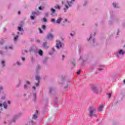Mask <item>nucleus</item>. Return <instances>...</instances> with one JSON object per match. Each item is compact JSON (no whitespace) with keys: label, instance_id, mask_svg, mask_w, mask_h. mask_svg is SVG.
I'll return each mask as SVG.
<instances>
[{"label":"nucleus","instance_id":"1","mask_svg":"<svg viewBox=\"0 0 125 125\" xmlns=\"http://www.w3.org/2000/svg\"><path fill=\"white\" fill-rule=\"evenodd\" d=\"M96 110V108L93 107H90L88 108L89 116L90 118H92V117H96V114H95Z\"/></svg>","mask_w":125,"mask_h":125},{"label":"nucleus","instance_id":"2","mask_svg":"<svg viewBox=\"0 0 125 125\" xmlns=\"http://www.w3.org/2000/svg\"><path fill=\"white\" fill-rule=\"evenodd\" d=\"M75 2V0H71L70 1H67V5L65 4L64 5V12H66L67 11V9H69V7H71L73 4H74Z\"/></svg>","mask_w":125,"mask_h":125},{"label":"nucleus","instance_id":"3","mask_svg":"<svg viewBox=\"0 0 125 125\" xmlns=\"http://www.w3.org/2000/svg\"><path fill=\"white\" fill-rule=\"evenodd\" d=\"M41 13H42L39 11L37 12H33L32 13V16L30 17L31 20H34L36 16H39V15H41Z\"/></svg>","mask_w":125,"mask_h":125},{"label":"nucleus","instance_id":"4","mask_svg":"<svg viewBox=\"0 0 125 125\" xmlns=\"http://www.w3.org/2000/svg\"><path fill=\"white\" fill-rule=\"evenodd\" d=\"M92 91L95 93H98V92H101V88H98L97 86L93 85L92 87Z\"/></svg>","mask_w":125,"mask_h":125},{"label":"nucleus","instance_id":"5","mask_svg":"<svg viewBox=\"0 0 125 125\" xmlns=\"http://www.w3.org/2000/svg\"><path fill=\"white\" fill-rule=\"evenodd\" d=\"M61 21H62V18H59L56 21H55V19H51V22L53 24H60L61 23Z\"/></svg>","mask_w":125,"mask_h":125},{"label":"nucleus","instance_id":"6","mask_svg":"<svg viewBox=\"0 0 125 125\" xmlns=\"http://www.w3.org/2000/svg\"><path fill=\"white\" fill-rule=\"evenodd\" d=\"M124 54H125V51H124L123 49H120L116 53V57L119 58V57H120V55H124Z\"/></svg>","mask_w":125,"mask_h":125},{"label":"nucleus","instance_id":"7","mask_svg":"<svg viewBox=\"0 0 125 125\" xmlns=\"http://www.w3.org/2000/svg\"><path fill=\"white\" fill-rule=\"evenodd\" d=\"M18 30L19 32H18V35H23V33H24V29H23V26L21 25L18 27Z\"/></svg>","mask_w":125,"mask_h":125},{"label":"nucleus","instance_id":"8","mask_svg":"<svg viewBox=\"0 0 125 125\" xmlns=\"http://www.w3.org/2000/svg\"><path fill=\"white\" fill-rule=\"evenodd\" d=\"M56 47L58 49H59L60 47H62V42L59 41H57Z\"/></svg>","mask_w":125,"mask_h":125},{"label":"nucleus","instance_id":"9","mask_svg":"<svg viewBox=\"0 0 125 125\" xmlns=\"http://www.w3.org/2000/svg\"><path fill=\"white\" fill-rule=\"evenodd\" d=\"M36 80L38 81V83L35 84L36 86H39L40 84V80H41V78L39 76H36Z\"/></svg>","mask_w":125,"mask_h":125},{"label":"nucleus","instance_id":"10","mask_svg":"<svg viewBox=\"0 0 125 125\" xmlns=\"http://www.w3.org/2000/svg\"><path fill=\"white\" fill-rule=\"evenodd\" d=\"M42 47L45 49H47L48 48V45H47V42H43L42 45Z\"/></svg>","mask_w":125,"mask_h":125},{"label":"nucleus","instance_id":"11","mask_svg":"<svg viewBox=\"0 0 125 125\" xmlns=\"http://www.w3.org/2000/svg\"><path fill=\"white\" fill-rule=\"evenodd\" d=\"M89 40H92L93 43H94L93 45H96V44L95 43V40L92 38V34L90 35V38L87 39V41H88Z\"/></svg>","mask_w":125,"mask_h":125},{"label":"nucleus","instance_id":"12","mask_svg":"<svg viewBox=\"0 0 125 125\" xmlns=\"http://www.w3.org/2000/svg\"><path fill=\"white\" fill-rule=\"evenodd\" d=\"M26 84H25L24 85L23 87H24V89H28V88H29L28 87V85L31 84V83H30V82H29V81H26ZM27 84H28V85H27Z\"/></svg>","mask_w":125,"mask_h":125},{"label":"nucleus","instance_id":"13","mask_svg":"<svg viewBox=\"0 0 125 125\" xmlns=\"http://www.w3.org/2000/svg\"><path fill=\"white\" fill-rule=\"evenodd\" d=\"M53 37H54L53 36V35H52V34L51 33H49L47 35V38L48 40H52L53 39Z\"/></svg>","mask_w":125,"mask_h":125},{"label":"nucleus","instance_id":"14","mask_svg":"<svg viewBox=\"0 0 125 125\" xmlns=\"http://www.w3.org/2000/svg\"><path fill=\"white\" fill-rule=\"evenodd\" d=\"M3 106L4 109H6L7 108V104H6V103L4 102L3 104H2L0 103V107H3Z\"/></svg>","mask_w":125,"mask_h":125},{"label":"nucleus","instance_id":"15","mask_svg":"<svg viewBox=\"0 0 125 125\" xmlns=\"http://www.w3.org/2000/svg\"><path fill=\"white\" fill-rule=\"evenodd\" d=\"M103 108H104L103 104H101L98 107V112H101L103 110Z\"/></svg>","mask_w":125,"mask_h":125},{"label":"nucleus","instance_id":"16","mask_svg":"<svg viewBox=\"0 0 125 125\" xmlns=\"http://www.w3.org/2000/svg\"><path fill=\"white\" fill-rule=\"evenodd\" d=\"M86 58L85 57V56L83 55L82 56H80V60H83V62H84L85 61V59Z\"/></svg>","mask_w":125,"mask_h":125},{"label":"nucleus","instance_id":"17","mask_svg":"<svg viewBox=\"0 0 125 125\" xmlns=\"http://www.w3.org/2000/svg\"><path fill=\"white\" fill-rule=\"evenodd\" d=\"M38 114H39V111L36 110V113L34 115H33L32 119L33 120H36V119H37V118H38Z\"/></svg>","mask_w":125,"mask_h":125},{"label":"nucleus","instance_id":"18","mask_svg":"<svg viewBox=\"0 0 125 125\" xmlns=\"http://www.w3.org/2000/svg\"><path fill=\"white\" fill-rule=\"evenodd\" d=\"M113 5L115 8H119V7H120V6H119V4L115 2H114L113 3Z\"/></svg>","mask_w":125,"mask_h":125},{"label":"nucleus","instance_id":"19","mask_svg":"<svg viewBox=\"0 0 125 125\" xmlns=\"http://www.w3.org/2000/svg\"><path fill=\"white\" fill-rule=\"evenodd\" d=\"M17 118H18V116L17 115H16L14 116V119L12 121V123H15L16 120L17 119Z\"/></svg>","mask_w":125,"mask_h":125},{"label":"nucleus","instance_id":"20","mask_svg":"<svg viewBox=\"0 0 125 125\" xmlns=\"http://www.w3.org/2000/svg\"><path fill=\"white\" fill-rule=\"evenodd\" d=\"M5 49H6L7 50H8V49L12 50L13 49V47L12 46V45L8 46H6L5 47Z\"/></svg>","mask_w":125,"mask_h":125},{"label":"nucleus","instance_id":"21","mask_svg":"<svg viewBox=\"0 0 125 125\" xmlns=\"http://www.w3.org/2000/svg\"><path fill=\"white\" fill-rule=\"evenodd\" d=\"M38 54L39 55H40V56H42V55H43V52L42 50H39L38 51Z\"/></svg>","mask_w":125,"mask_h":125},{"label":"nucleus","instance_id":"22","mask_svg":"<svg viewBox=\"0 0 125 125\" xmlns=\"http://www.w3.org/2000/svg\"><path fill=\"white\" fill-rule=\"evenodd\" d=\"M1 64L2 65V68H3V67H5V62H4V61H2L1 62Z\"/></svg>","mask_w":125,"mask_h":125},{"label":"nucleus","instance_id":"23","mask_svg":"<svg viewBox=\"0 0 125 125\" xmlns=\"http://www.w3.org/2000/svg\"><path fill=\"white\" fill-rule=\"evenodd\" d=\"M18 38H19V36L18 35H16V36H15L14 38V42H17V40H18Z\"/></svg>","mask_w":125,"mask_h":125},{"label":"nucleus","instance_id":"24","mask_svg":"<svg viewBox=\"0 0 125 125\" xmlns=\"http://www.w3.org/2000/svg\"><path fill=\"white\" fill-rule=\"evenodd\" d=\"M51 15H52V14L55 13V9H53L52 8H51Z\"/></svg>","mask_w":125,"mask_h":125},{"label":"nucleus","instance_id":"25","mask_svg":"<svg viewBox=\"0 0 125 125\" xmlns=\"http://www.w3.org/2000/svg\"><path fill=\"white\" fill-rule=\"evenodd\" d=\"M29 124H30V125H35L36 124V123H35V122H34V121L31 120V121H29Z\"/></svg>","mask_w":125,"mask_h":125},{"label":"nucleus","instance_id":"26","mask_svg":"<svg viewBox=\"0 0 125 125\" xmlns=\"http://www.w3.org/2000/svg\"><path fill=\"white\" fill-rule=\"evenodd\" d=\"M41 69V65H38L37 68L36 70V73H38V71Z\"/></svg>","mask_w":125,"mask_h":125},{"label":"nucleus","instance_id":"27","mask_svg":"<svg viewBox=\"0 0 125 125\" xmlns=\"http://www.w3.org/2000/svg\"><path fill=\"white\" fill-rule=\"evenodd\" d=\"M55 8H56L57 9H59V10H60L61 8L60 6H59V5H57L54 6Z\"/></svg>","mask_w":125,"mask_h":125},{"label":"nucleus","instance_id":"28","mask_svg":"<svg viewBox=\"0 0 125 125\" xmlns=\"http://www.w3.org/2000/svg\"><path fill=\"white\" fill-rule=\"evenodd\" d=\"M17 64L18 65V66H21L22 65V63H21L19 62H17Z\"/></svg>","mask_w":125,"mask_h":125},{"label":"nucleus","instance_id":"29","mask_svg":"<svg viewBox=\"0 0 125 125\" xmlns=\"http://www.w3.org/2000/svg\"><path fill=\"white\" fill-rule=\"evenodd\" d=\"M103 68H104V65H101V68L99 69V71H102L103 70Z\"/></svg>","mask_w":125,"mask_h":125},{"label":"nucleus","instance_id":"30","mask_svg":"<svg viewBox=\"0 0 125 125\" xmlns=\"http://www.w3.org/2000/svg\"><path fill=\"white\" fill-rule=\"evenodd\" d=\"M44 9V7L40 6V7H39V10H42V9Z\"/></svg>","mask_w":125,"mask_h":125},{"label":"nucleus","instance_id":"31","mask_svg":"<svg viewBox=\"0 0 125 125\" xmlns=\"http://www.w3.org/2000/svg\"><path fill=\"white\" fill-rule=\"evenodd\" d=\"M42 30H45V29H46V26L43 25L42 26Z\"/></svg>","mask_w":125,"mask_h":125},{"label":"nucleus","instance_id":"32","mask_svg":"<svg viewBox=\"0 0 125 125\" xmlns=\"http://www.w3.org/2000/svg\"><path fill=\"white\" fill-rule=\"evenodd\" d=\"M3 42H4V40H2L0 41V44H2V43H3Z\"/></svg>","mask_w":125,"mask_h":125},{"label":"nucleus","instance_id":"33","mask_svg":"<svg viewBox=\"0 0 125 125\" xmlns=\"http://www.w3.org/2000/svg\"><path fill=\"white\" fill-rule=\"evenodd\" d=\"M33 97H34V99H36V97H37V94L36 93L33 94Z\"/></svg>","mask_w":125,"mask_h":125},{"label":"nucleus","instance_id":"34","mask_svg":"<svg viewBox=\"0 0 125 125\" xmlns=\"http://www.w3.org/2000/svg\"><path fill=\"white\" fill-rule=\"evenodd\" d=\"M46 61H47V59H45L43 62V63L45 64V63H46Z\"/></svg>","mask_w":125,"mask_h":125},{"label":"nucleus","instance_id":"35","mask_svg":"<svg viewBox=\"0 0 125 125\" xmlns=\"http://www.w3.org/2000/svg\"><path fill=\"white\" fill-rule=\"evenodd\" d=\"M108 98H110L111 97V93H106Z\"/></svg>","mask_w":125,"mask_h":125},{"label":"nucleus","instance_id":"36","mask_svg":"<svg viewBox=\"0 0 125 125\" xmlns=\"http://www.w3.org/2000/svg\"><path fill=\"white\" fill-rule=\"evenodd\" d=\"M3 89L2 86H0V92Z\"/></svg>","mask_w":125,"mask_h":125},{"label":"nucleus","instance_id":"37","mask_svg":"<svg viewBox=\"0 0 125 125\" xmlns=\"http://www.w3.org/2000/svg\"><path fill=\"white\" fill-rule=\"evenodd\" d=\"M43 22H45L47 21V20L45 18H43Z\"/></svg>","mask_w":125,"mask_h":125},{"label":"nucleus","instance_id":"38","mask_svg":"<svg viewBox=\"0 0 125 125\" xmlns=\"http://www.w3.org/2000/svg\"><path fill=\"white\" fill-rule=\"evenodd\" d=\"M70 35L72 38H73V37H74V36H75V34H73V33H70Z\"/></svg>","mask_w":125,"mask_h":125},{"label":"nucleus","instance_id":"39","mask_svg":"<svg viewBox=\"0 0 125 125\" xmlns=\"http://www.w3.org/2000/svg\"><path fill=\"white\" fill-rule=\"evenodd\" d=\"M0 54H1V55H3L4 54V52L0 51Z\"/></svg>","mask_w":125,"mask_h":125},{"label":"nucleus","instance_id":"40","mask_svg":"<svg viewBox=\"0 0 125 125\" xmlns=\"http://www.w3.org/2000/svg\"><path fill=\"white\" fill-rule=\"evenodd\" d=\"M52 90H53V89L52 88H50L49 89V91L50 93H51V92L52 91Z\"/></svg>","mask_w":125,"mask_h":125},{"label":"nucleus","instance_id":"41","mask_svg":"<svg viewBox=\"0 0 125 125\" xmlns=\"http://www.w3.org/2000/svg\"><path fill=\"white\" fill-rule=\"evenodd\" d=\"M5 99V96L2 97L1 100H4Z\"/></svg>","mask_w":125,"mask_h":125},{"label":"nucleus","instance_id":"42","mask_svg":"<svg viewBox=\"0 0 125 125\" xmlns=\"http://www.w3.org/2000/svg\"><path fill=\"white\" fill-rule=\"evenodd\" d=\"M39 31H40V34H42V29H39Z\"/></svg>","mask_w":125,"mask_h":125},{"label":"nucleus","instance_id":"43","mask_svg":"<svg viewBox=\"0 0 125 125\" xmlns=\"http://www.w3.org/2000/svg\"><path fill=\"white\" fill-rule=\"evenodd\" d=\"M21 60H22V61H25V58H21Z\"/></svg>","mask_w":125,"mask_h":125},{"label":"nucleus","instance_id":"44","mask_svg":"<svg viewBox=\"0 0 125 125\" xmlns=\"http://www.w3.org/2000/svg\"><path fill=\"white\" fill-rule=\"evenodd\" d=\"M80 73H81V70H79V71H78L77 72V75H79V74H80Z\"/></svg>","mask_w":125,"mask_h":125},{"label":"nucleus","instance_id":"45","mask_svg":"<svg viewBox=\"0 0 125 125\" xmlns=\"http://www.w3.org/2000/svg\"><path fill=\"white\" fill-rule=\"evenodd\" d=\"M108 24H109V25H111V24H112V21H109V22H108Z\"/></svg>","mask_w":125,"mask_h":125},{"label":"nucleus","instance_id":"46","mask_svg":"<svg viewBox=\"0 0 125 125\" xmlns=\"http://www.w3.org/2000/svg\"><path fill=\"white\" fill-rule=\"evenodd\" d=\"M45 16H46V17H48V13H45Z\"/></svg>","mask_w":125,"mask_h":125},{"label":"nucleus","instance_id":"47","mask_svg":"<svg viewBox=\"0 0 125 125\" xmlns=\"http://www.w3.org/2000/svg\"><path fill=\"white\" fill-rule=\"evenodd\" d=\"M65 22H67V19H65L64 20H63V23H65Z\"/></svg>","mask_w":125,"mask_h":125},{"label":"nucleus","instance_id":"48","mask_svg":"<svg viewBox=\"0 0 125 125\" xmlns=\"http://www.w3.org/2000/svg\"><path fill=\"white\" fill-rule=\"evenodd\" d=\"M52 51H53V52H54V51H55V49H54V48H52Z\"/></svg>","mask_w":125,"mask_h":125},{"label":"nucleus","instance_id":"49","mask_svg":"<svg viewBox=\"0 0 125 125\" xmlns=\"http://www.w3.org/2000/svg\"><path fill=\"white\" fill-rule=\"evenodd\" d=\"M110 14L111 16H113V12H110Z\"/></svg>","mask_w":125,"mask_h":125},{"label":"nucleus","instance_id":"50","mask_svg":"<svg viewBox=\"0 0 125 125\" xmlns=\"http://www.w3.org/2000/svg\"><path fill=\"white\" fill-rule=\"evenodd\" d=\"M86 4H87V2H85V3L83 4V5H86Z\"/></svg>","mask_w":125,"mask_h":125},{"label":"nucleus","instance_id":"51","mask_svg":"<svg viewBox=\"0 0 125 125\" xmlns=\"http://www.w3.org/2000/svg\"><path fill=\"white\" fill-rule=\"evenodd\" d=\"M8 104H9V105H10L11 103L9 101H8Z\"/></svg>","mask_w":125,"mask_h":125},{"label":"nucleus","instance_id":"52","mask_svg":"<svg viewBox=\"0 0 125 125\" xmlns=\"http://www.w3.org/2000/svg\"><path fill=\"white\" fill-rule=\"evenodd\" d=\"M120 33V30H118V31H117V35H119V33Z\"/></svg>","mask_w":125,"mask_h":125},{"label":"nucleus","instance_id":"53","mask_svg":"<svg viewBox=\"0 0 125 125\" xmlns=\"http://www.w3.org/2000/svg\"><path fill=\"white\" fill-rule=\"evenodd\" d=\"M50 55H52V54H53V52H50Z\"/></svg>","mask_w":125,"mask_h":125},{"label":"nucleus","instance_id":"54","mask_svg":"<svg viewBox=\"0 0 125 125\" xmlns=\"http://www.w3.org/2000/svg\"><path fill=\"white\" fill-rule=\"evenodd\" d=\"M3 124H4V125H5V124H6V122L4 121V122H3Z\"/></svg>","mask_w":125,"mask_h":125},{"label":"nucleus","instance_id":"55","mask_svg":"<svg viewBox=\"0 0 125 125\" xmlns=\"http://www.w3.org/2000/svg\"><path fill=\"white\" fill-rule=\"evenodd\" d=\"M40 42V40H37V42Z\"/></svg>","mask_w":125,"mask_h":125},{"label":"nucleus","instance_id":"56","mask_svg":"<svg viewBox=\"0 0 125 125\" xmlns=\"http://www.w3.org/2000/svg\"><path fill=\"white\" fill-rule=\"evenodd\" d=\"M21 12H20V11H18V14H21Z\"/></svg>","mask_w":125,"mask_h":125},{"label":"nucleus","instance_id":"57","mask_svg":"<svg viewBox=\"0 0 125 125\" xmlns=\"http://www.w3.org/2000/svg\"><path fill=\"white\" fill-rule=\"evenodd\" d=\"M32 88H33V89H36V87H35V86H33V87H32Z\"/></svg>","mask_w":125,"mask_h":125},{"label":"nucleus","instance_id":"58","mask_svg":"<svg viewBox=\"0 0 125 125\" xmlns=\"http://www.w3.org/2000/svg\"><path fill=\"white\" fill-rule=\"evenodd\" d=\"M65 58V56L64 55H62V59H64Z\"/></svg>","mask_w":125,"mask_h":125},{"label":"nucleus","instance_id":"59","mask_svg":"<svg viewBox=\"0 0 125 125\" xmlns=\"http://www.w3.org/2000/svg\"><path fill=\"white\" fill-rule=\"evenodd\" d=\"M72 65H73V66H75V62H72Z\"/></svg>","mask_w":125,"mask_h":125},{"label":"nucleus","instance_id":"60","mask_svg":"<svg viewBox=\"0 0 125 125\" xmlns=\"http://www.w3.org/2000/svg\"><path fill=\"white\" fill-rule=\"evenodd\" d=\"M68 87V85H66V86L64 87V88H67Z\"/></svg>","mask_w":125,"mask_h":125},{"label":"nucleus","instance_id":"61","mask_svg":"<svg viewBox=\"0 0 125 125\" xmlns=\"http://www.w3.org/2000/svg\"><path fill=\"white\" fill-rule=\"evenodd\" d=\"M69 84H71V82H68Z\"/></svg>","mask_w":125,"mask_h":125},{"label":"nucleus","instance_id":"62","mask_svg":"<svg viewBox=\"0 0 125 125\" xmlns=\"http://www.w3.org/2000/svg\"><path fill=\"white\" fill-rule=\"evenodd\" d=\"M124 83H125V80L124 81Z\"/></svg>","mask_w":125,"mask_h":125},{"label":"nucleus","instance_id":"63","mask_svg":"<svg viewBox=\"0 0 125 125\" xmlns=\"http://www.w3.org/2000/svg\"><path fill=\"white\" fill-rule=\"evenodd\" d=\"M95 35H96V34H95V33H94V36H95Z\"/></svg>","mask_w":125,"mask_h":125},{"label":"nucleus","instance_id":"64","mask_svg":"<svg viewBox=\"0 0 125 125\" xmlns=\"http://www.w3.org/2000/svg\"><path fill=\"white\" fill-rule=\"evenodd\" d=\"M24 51H25V52H27V51H26V50H25Z\"/></svg>","mask_w":125,"mask_h":125}]
</instances>
